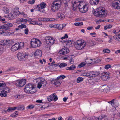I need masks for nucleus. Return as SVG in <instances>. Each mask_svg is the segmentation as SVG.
Returning a JSON list of instances; mask_svg holds the SVG:
<instances>
[{"label": "nucleus", "instance_id": "obj_42", "mask_svg": "<svg viewBox=\"0 0 120 120\" xmlns=\"http://www.w3.org/2000/svg\"><path fill=\"white\" fill-rule=\"evenodd\" d=\"M70 67V70L72 71L74 70L76 68V67L74 64H72Z\"/></svg>", "mask_w": 120, "mask_h": 120}, {"label": "nucleus", "instance_id": "obj_55", "mask_svg": "<svg viewBox=\"0 0 120 120\" xmlns=\"http://www.w3.org/2000/svg\"><path fill=\"white\" fill-rule=\"evenodd\" d=\"M74 62V60L72 59H71L69 61V62L70 64H73Z\"/></svg>", "mask_w": 120, "mask_h": 120}, {"label": "nucleus", "instance_id": "obj_28", "mask_svg": "<svg viewBox=\"0 0 120 120\" xmlns=\"http://www.w3.org/2000/svg\"><path fill=\"white\" fill-rule=\"evenodd\" d=\"M14 97L15 98L17 99H19L22 98H24V96L22 95H16L14 96Z\"/></svg>", "mask_w": 120, "mask_h": 120}, {"label": "nucleus", "instance_id": "obj_39", "mask_svg": "<svg viewBox=\"0 0 120 120\" xmlns=\"http://www.w3.org/2000/svg\"><path fill=\"white\" fill-rule=\"evenodd\" d=\"M63 3H64V7L65 8L67 9L69 8L68 2L64 1L63 2Z\"/></svg>", "mask_w": 120, "mask_h": 120}, {"label": "nucleus", "instance_id": "obj_56", "mask_svg": "<svg viewBox=\"0 0 120 120\" xmlns=\"http://www.w3.org/2000/svg\"><path fill=\"white\" fill-rule=\"evenodd\" d=\"M36 23L37 22L35 21H32L30 22V24L33 25H35L36 24Z\"/></svg>", "mask_w": 120, "mask_h": 120}, {"label": "nucleus", "instance_id": "obj_59", "mask_svg": "<svg viewBox=\"0 0 120 120\" xmlns=\"http://www.w3.org/2000/svg\"><path fill=\"white\" fill-rule=\"evenodd\" d=\"M88 117H84L82 118V120H88Z\"/></svg>", "mask_w": 120, "mask_h": 120}, {"label": "nucleus", "instance_id": "obj_46", "mask_svg": "<svg viewBox=\"0 0 120 120\" xmlns=\"http://www.w3.org/2000/svg\"><path fill=\"white\" fill-rule=\"evenodd\" d=\"M97 118H95L94 116H93L92 117H88V119L89 120H96V119H97Z\"/></svg>", "mask_w": 120, "mask_h": 120}, {"label": "nucleus", "instance_id": "obj_4", "mask_svg": "<svg viewBox=\"0 0 120 120\" xmlns=\"http://www.w3.org/2000/svg\"><path fill=\"white\" fill-rule=\"evenodd\" d=\"M36 89L34 85L29 83L26 85L24 88V91L28 93L33 94L36 92Z\"/></svg>", "mask_w": 120, "mask_h": 120}, {"label": "nucleus", "instance_id": "obj_29", "mask_svg": "<svg viewBox=\"0 0 120 120\" xmlns=\"http://www.w3.org/2000/svg\"><path fill=\"white\" fill-rule=\"evenodd\" d=\"M108 88V86L105 85L102 86L100 87V88L103 90V91L104 92H107Z\"/></svg>", "mask_w": 120, "mask_h": 120}, {"label": "nucleus", "instance_id": "obj_37", "mask_svg": "<svg viewBox=\"0 0 120 120\" xmlns=\"http://www.w3.org/2000/svg\"><path fill=\"white\" fill-rule=\"evenodd\" d=\"M108 37L109 39V40L108 41V42L109 43H110L113 41L112 36L111 35H109L108 36Z\"/></svg>", "mask_w": 120, "mask_h": 120}, {"label": "nucleus", "instance_id": "obj_9", "mask_svg": "<svg viewBox=\"0 0 120 120\" xmlns=\"http://www.w3.org/2000/svg\"><path fill=\"white\" fill-rule=\"evenodd\" d=\"M45 41L46 44L49 45H53L55 42L54 38L50 36L46 37L45 38Z\"/></svg>", "mask_w": 120, "mask_h": 120}, {"label": "nucleus", "instance_id": "obj_36", "mask_svg": "<svg viewBox=\"0 0 120 120\" xmlns=\"http://www.w3.org/2000/svg\"><path fill=\"white\" fill-rule=\"evenodd\" d=\"M66 77L64 75H61L58 77L57 78V80L63 79Z\"/></svg>", "mask_w": 120, "mask_h": 120}, {"label": "nucleus", "instance_id": "obj_47", "mask_svg": "<svg viewBox=\"0 0 120 120\" xmlns=\"http://www.w3.org/2000/svg\"><path fill=\"white\" fill-rule=\"evenodd\" d=\"M20 29H22L23 28H25L26 27V25L24 24H21V25H19L18 26Z\"/></svg>", "mask_w": 120, "mask_h": 120}, {"label": "nucleus", "instance_id": "obj_50", "mask_svg": "<svg viewBox=\"0 0 120 120\" xmlns=\"http://www.w3.org/2000/svg\"><path fill=\"white\" fill-rule=\"evenodd\" d=\"M103 52L104 53H109L110 52V50L108 49H104L103 50Z\"/></svg>", "mask_w": 120, "mask_h": 120}, {"label": "nucleus", "instance_id": "obj_43", "mask_svg": "<svg viewBox=\"0 0 120 120\" xmlns=\"http://www.w3.org/2000/svg\"><path fill=\"white\" fill-rule=\"evenodd\" d=\"M67 66V64L66 63H61L59 66V67L60 68H61L64 67H65L66 66Z\"/></svg>", "mask_w": 120, "mask_h": 120}, {"label": "nucleus", "instance_id": "obj_63", "mask_svg": "<svg viewBox=\"0 0 120 120\" xmlns=\"http://www.w3.org/2000/svg\"><path fill=\"white\" fill-rule=\"evenodd\" d=\"M48 18H43V21H48Z\"/></svg>", "mask_w": 120, "mask_h": 120}, {"label": "nucleus", "instance_id": "obj_34", "mask_svg": "<svg viewBox=\"0 0 120 120\" xmlns=\"http://www.w3.org/2000/svg\"><path fill=\"white\" fill-rule=\"evenodd\" d=\"M17 45H18V48L19 49H21L24 46V44L23 42H20L19 44H17Z\"/></svg>", "mask_w": 120, "mask_h": 120}, {"label": "nucleus", "instance_id": "obj_31", "mask_svg": "<svg viewBox=\"0 0 120 120\" xmlns=\"http://www.w3.org/2000/svg\"><path fill=\"white\" fill-rule=\"evenodd\" d=\"M25 109V107L23 105H21L18 106L17 110H18L22 111Z\"/></svg>", "mask_w": 120, "mask_h": 120}, {"label": "nucleus", "instance_id": "obj_40", "mask_svg": "<svg viewBox=\"0 0 120 120\" xmlns=\"http://www.w3.org/2000/svg\"><path fill=\"white\" fill-rule=\"evenodd\" d=\"M34 107V106L33 105H28L26 108L27 109H31L33 108Z\"/></svg>", "mask_w": 120, "mask_h": 120}, {"label": "nucleus", "instance_id": "obj_53", "mask_svg": "<svg viewBox=\"0 0 120 120\" xmlns=\"http://www.w3.org/2000/svg\"><path fill=\"white\" fill-rule=\"evenodd\" d=\"M58 99L56 95L55 94V96H54V98L52 99V101H56Z\"/></svg>", "mask_w": 120, "mask_h": 120}, {"label": "nucleus", "instance_id": "obj_61", "mask_svg": "<svg viewBox=\"0 0 120 120\" xmlns=\"http://www.w3.org/2000/svg\"><path fill=\"white\" fill-rule=\"evenodd\" d=\"M113 32L116 35H118V33L117 32H116V30H113Z\"/></svg>", "mask_w": 120, "mask_h": 120}, {"label": "nucleus", "instance_id": "obj_13", "mask_svg": "<svg viewBox=\"0 0 120 120\" xmlns=\"http://www.w3.org/2000/svg\"><path fill=\"white\" fill-rule=\"evenodd\" d=\"M112 6L117 9H120V1L119 0H115L112 2Z\"/></svg>", "mask_w": 120, "mask_h": 120}, {"label": "nucleus", "instance_id": "obj_60", "mask_svg": "<svg viewBox=\"0 0 120 120\" xmlns=\"http://www.w3.org/2000/svg\"><path fill=\"white\" fill-rule=\"evenodd\" d=\"M55 93H54L50 95V97L51 98H52V99H53V98H54V96H55Z\"/></svg>", "mask_w": 120, "mask_h": 120}, {"label": "nucleus", "instance_id": "obj_17", "mask_svg": "<svg viewBox=\"0 0 120 120\" xmlns=\"http://www.w3.org/2000/svg\"><path fill=\"white\" fill-rule=\"evenodd\" d=\"M34 54L35 58H39L42 56V52L40 50L37 49L35 52Z\"/></svg>", "mask_w": 120, "mask_h": 120}, {"label": "nucleus", "instance_id": "obj_52", "mask_svg": "<svg viewBox=\"0 0 120 120\" xmlns=\"http://www.w3.org/2000/svg\"><path fill=\"white\" fill-rule=\"evenodd\" d=\"M14 70L13 68L12 67L10 68H8L7 70L6 71L9 72L12 71Z\"/></svg>", "mask_w": 120, "mask_h": 120}, {"label": "nucleus", "instance_id": "obj_15", "mask_svg": "<svg viewBox=\"0 0 120 120\" xmlns=\"http://www.w3.org/2000/svg\"><path fill=\"white\" fill-rule=\"evenodd\" d=\"M46 6V5L45 3L42 2L40 4H39L37 5L36 7L37 9L40 12H44V11L43 10L41 11V9L45 8Z\"/></svg>", "mask_w": 120, "mask_h": 120}, {"label": "nucleus", "instance_id": "obj_12", "mask_svg": "<svg viewBox=\"0 0 120 120\" xmlns=\"http://www.w3.org/2000/svg\"><path fill=\"white\" fill-rule=\"evenodd\" d=\"M69 52L68 49L66 48H64L59 51L58 53V55L59 56L67 54Z\"/></svg>", "mask_w": 120, "mask_h": 120}, {"label": "nucleus", "instance_id": "obj_32", "mask_svg": "<svg viewBox=\"0 0 120 120\" xmlns=\"http://www.w3.org/2000/svg\"><path fill=\"white\" fill-rule=\"evenodd\" d=\"M86 64V61L85 62H82L79 65L78 67L79 68H81L85 66Z\"/></svg>", "mask_w": 120, "mask_h": 120}, {"label": "nucleus", "instance_id": "obj_5", "mask_svg": "<svg viewBox=\"0 0 120 120\" xmlns=\"http://www.w3.org/2000/svg\"><path fill=\"white\" fill-rule=\"evenodd\" d=\"M86 45V43L83 40H79L75 42V48L78 50L83 49Z\"/></svg>", "mask_w": 120, "mask_h": 120}, {"label": "nucleus", "instance_id": "obj_21", "mask_svg": "<svg viewBox=\"0 0 120 120\" xmlns=\"http://www.w3.org/2000/svg\"><path fill=\"white\" fill-rule=\"evenodd\" d=\"M57 16L58 19L60 18L61 20L63 19L65 17L64 15L63 14L60 12H58L57 13Z\"/></svg>", "mask_w": 120, "mask_h": 120}, {"label": "nucleus", "instance_id": "obj_51", "mask_svg": "<svg viewBox=\"0 0 120 120\" xmlns=\"http://www.w3.org/2000/svg\"><path fill=\"white\" fill-rule=\"evenodd\" d=\"M83 75L84 76H86L90 78V76H91L90 74V73H83Z\"/></svg>", "mask_w": 120, "mask_h": 120}, {"label": "nucleus", "instance_id": "obj_44", "mask_svg": "<svg viewBox=\"0 0 120 120\" xmlns=\"http://www.w3.org/2000/svg\"><path fill=\"white\" fill-rule=\"evenodd\" d=\"M18 111H16L12 114L11 116L13 117H15L16 116V115H18Z\"/></svg>", "mask_w": 120, "mask_h": 120}, {"label": "nucleus", "instance_id": "obj_1", "mask_svg": "<svg viewBox=\"0 0 120 120\" xmlns=\"http://www.w3.org/2000/svg\"><path fill=\"white\" fill-rule=\"evenodd\" d=\"M84 3L83 2L80 3L79 2H76L75 1L74 3L73 2V10L74 11H76L77 9L79 8L80 12L82 13L86 12L87 11L88 4L84 5L83 4Z\"/></svg>", "mask_w": 120, "mask_h": 120}, {"label": "nucleus", "instance_id": "obj_38", "mask_svg": "<svg viewBox=\"0 0 120 120\" xmlns=\"http://www.w3.org/2000/svg\"><path fill=\"white\" fill-rule=\"evenodd\" d=\"M74 25L76 26H81L83 25V23L82 22L75 23L74 24Z\"/></svg>", "mask_w": 120, "mask_h": 120}, {"label": "nucleus", "instance_id": "obj_25", "mask_svg": "<svg viewBox=\"0 0 120 120\" xmlns=\"http://www.w3.org/2000/svg\"><path fill=\"white\" fill-rule=\"evenodd\" d=\"M94 45V43L93 41H88L87 43H86V45L88 48L91 47V46Z\"/></svg>", "mask_w": 120, "mask_h": 120}, {"label": "nucleus", "instance_id": "obj_2", "mask_svg": "<svg viewBox=\"0 0 120 120\" xmlns=\"http://www.w3.org/2000/svg\"><path fill=\"white\" fill-rule=\"evenodd\" d=\"M104 9L103 7H99L97 9L96 11H93V13L97 17H104L107 14V11Z\"/></svg>", "mask_w": 120, "mask_h": 120}, {"label": "nucleus", "instance_id": "obj_22", "mask_svg": "<svg viewBox=\"0 0 120 120\" xmlns=\"http://www.w3.org/2000/svg\"><path fill=\"white\" fill-rule=\"evenodd\" d=\"M7 43V41L6 40L1 41H0V51L2 50L3 49L2 46L6 45Z\"/></svg>", "mask_w": 120, "mask_h": 120}, {"label": "nucleus", "instance_id": "obj_64", "mask_svg": "<svg viewBox=\"0 0 120 120\" xmlns=\"http://www.w3.org/2000/svg\"><path fill=\"white\" fill-rule=\"evenodd\" d=\"M115 53L116 54H118L120 53V49L117 50L115 51Z\"/></svg>", "mask_w": 120, "mask_h": 120}, {"label": "nucleus", "instance_id": "obj_6", "mask_svg": "<svg viewBox=\"0 0 120 120\" xmlns=\"http://www.w3.org/2000/svg\"><path fill=\"white\" fill-rule=\"evenodd\" d=\"M36 82H38L37 86L38 88L40 89L41 86H46L47 84L46 81L44 79L41 78H39L34 80Z\"/></svg>", "mask_w": 120, "mask_h": 120}, {"label": "nucleus", "instance_id": "obj_19", "mask_svg": "<svg viewBox=\"0 0 120 120\" xmlns=\"http://www.w3.org/2000/svg\"><path fill=\"white\" fill-rule=\"evenodd\" d=\"M109 75L105 73H102L101 76V79L103 80H106L109 78Z\"/></svg>", "mask_w": 120, "mask_h": 120}, {"label": "nucleus", "instance_id": "obj_26", "mask_svg": "<svg viewBox=\"0 0 120 120\" xmlns=\"http://www.w3.org/2000/svg\"><path fill=\"white\" fill-rule=\"evenodd\" d=\"M99 2V0H90V3L92 5H95L98 4Z\"/></svg>", "mask_w": 120, "mask_h": 120}, {"label": "nucleus", "instance_id": "obj_48", "mask_svg": "<svg viewBox=\"0 0 120 120\" xmlns=\"http://www.w3.org/2000/svg\"><path fill=\"white\" fill-rule=\"evenodd\" d=\"M32 19L31 18H24L25 22H27L31 21Z\"/></svg>", "mask_w": 120, "mask_h": 120}, {"label": "nucleus", "instance_id": "obj_16", "mask_svg": "<svg viewBox=\"0 0 120 120\" xmlns=\"http://www.w3.org/2000/svg\"><path fill=\"white\" fill-rule=\"evenodd\" d=\"M13 25L11 23H8L5 24L0 26V29H4L5 30H7L9 29V27H11Z\"/></svg>", "mask_w": 120, "mask_h": 120}, {"label": "nucleus", "instance_id": "obj_24", "mask_svg": "<svg viewBox=\"0 0 120 120\" xmlns=\"http://www.w3.org/2000/svg\"><path fill=\"white\" fill-rule=\"evenodd\" d=\"M19 48L18 45L17 43H16L12 46L11 50L12 51H15L17 50Z\"/></svg>", "mask_w": 120, "mask_h": 120}, {"label": "nucleus", "instance_id": "obj_27", "mask_svg": "<svg viewBox=\"0 0 120 120\" xmlns=\"http://www.w3.org/2000/svg\"><path fill=\"white\" fill-rule=\"evenodd\" d=\"M0 89V96L2 97H6L7 96V93Z\"/></svg>", "mask_w": 120, "mask_h": 120}, {"label": "nucleus", "instance_id": "obj_45", "mask_svg": "<svg viewBox=\"0 0 120 120\" xmlns=\"http://www.w3.org/2000/svg\"><path fill=\"white\" fill-rule=\"evenodd\" d=\"M18 12H19L18 14H20L21 15H23V16L24 17H26L27 16V15L25 13L23 12H20L19 11H18Z\"/></svg>", "mask_w": 120, "mask_h": 120}, {"label": "nucleus", "instance_id": "obj_62", "mask_svg": "<svg viewBox=\"0 0 120 120\" xmlns=\"http://www.w3.org/2000/svg\"><path fill=\"white\" fill-rule=\"evenodd\" d=\"M5 19H2L1 21L3 22V23H7V22L5 21Z\"/></svg>", "mask_w": 120, "mask_h": 120}, {"label": "nucleus", "instance_id": "obj_18", "mask_svg": "<svg viewBox=\"0 0 120 120\" xmlns=\"http://www.w3.org/2000/svg\"><path fill=\"white\" fill-rule=\"evenodd\" d=\"M109 103H110L112 105L113 107H118L119 105L118 101L115 99L112 100L111 101L109 102Z\"/></svg>", "mask_w": 120, "mask_h": 120}, {"label": "nucleus", "instance_id": "obj_33", "mask_svg": "<svg viewBox=\"0 0 120 120\" xmlns=\"http://www.w3.org/2000/svg\"><path fill=\"white\" fill-rule=\"evenodd\" d=\"M96 120H106V118L105 116H100L99 118L97 117Z\"/></svg>", "mask_w": 120, "mask_h": 120}, {"label": "nucleus", "instance_id": "obj_3", "mask_svg": "<svg viewBox=\"0 0 120 120\" xmlns=\"http://www.w3.org/2000/svg\"><path fill=\"white\" fill-rule=\"evenodd\" d=\"M61 1L60 0H55L52 3L51 10L52 12H56L61 7Z\"/></svg>", "mask_w": 120, "mask_h": 120}, {"label": "nucleus", "instance_id": "obj_35", "mask_svg": "<svg viewBox=\"0 0 120 120\" xmlns=\"http://www.w3.org/2000/svg\"><path fill=\"white\" fill-rule=\"evenodd\" d=\"M3 10L5 14H7L9 13V9L7 8L4 7L3 8Z\"/></svg>", "mask_w": 120, "mask_h": 120}, {"label": "nucleus", "instance_id": "obj_58", "mask_svg": "<svg viewBox=\"0 0 120 120\" xmlns=\"http://www.w3.org/2000/svg\"><path fill=\"white\" fill-rule=\"evenodd\" d=\"M48 100L49 101H51L52 100V98L50 96L48 98Z\"/></svg>", "mask_w": 120, "mask_h": 120}, {"label": "nucleus", "instance_id": "obj_30", "mask_svg": "<svg viewBox=\"0 0 120 120\" xmlns=\"http://www.w3.org/2000/svg\"><path fill=\"white\" fill-rule=\"evenodd\" d=\"M61 82L60 80L56 79L54 82V84L56 86H58L61 84Z\"/></svg>", "mask_w": 120, "mask_h": 120}, {"label": "nucleus", "instance_id": "obj_20", "mask_svg": "<svg viewBox=\"0 0 120 120\" xmlns=\"http://www.w3.org/2000/svg\"><path fill=\"white\" fill-rule=\"evenodd\" d=\"M100 73L98 71H92L90 73V74L91 76H90V78L95 77L98 75Z\"/></svg>", "mask_w": 120, "mask_h": 120}, {"label": "nucleus", "instance_id": "obj_41", "mask_svg": "<svg viewBox=\"0 0 120 120\" xmlns=\"http://www.w3.org/2000/svg\"><path fill=\"white\" fill-rule=\"evenodd\" d=\"M83 78L79 77L77 79V83H79L82 81L83 80Z\"/></svg>", "mask_w": 120, "mask_h": 120}, {"label": "nucleus", "instance_id": "obj_23", "mask_svg": "<svg viewBox=\"0 0 120 120\" xmlns=\"http://www.w3.org/2000/svg\"><path fill=\"white\" fill-rule=\"evenodd\" d=\"M66 26L65 24H61L60 25H55L56 26V28H57L59 30H62Z\"/></svg>", "mask_w": 120, "mask_h": 120}, {"label": "nucleus", "instance_id": "obj_10", "mask_svg": "<svg viewBox=\"0 0 120 120\" xmlns=\"http://www.w3.org/2000/svg\"><path fill=\"white\" fill-rule=\"evenodd\" d=\"M26 80L22 79L20 80H18L15 82L16 86L18 87H21L23 86L26 83Z\"/></svg>", "mask_w": 120, "mask_h": 120}, {"label": "nucleus", "instance_id": "obj_7", "mask_svg": "<svg viewBox=\"0 0 120 120\" xmlns=\"http://www.w3.org/2000/svg\"><path fill=\"white\" fill-rule=\"evenodd\" d=\"M28 54L24 52H19L17 54L18 58L20 61L24 60L25 59L28 57Z\"/></svg>", "mask_w": 120, "mask_h": 120}, {"label": "nucleus", "instance_id": "obj_11", "mask_svg": "<svg viewBox=\"0 0 120 120\" xmlns=\"http://www.w3.org/2000/svg\"><path fill=\"white\" fill-rule=\"evenodd\" d=\"M18 15V13L16 11H12L8 16V18L9 19H12L15 18Z\"/></svg>", "mask_w": 120, "mask_h": 120}, {"label": "nucleus", "instance_id": "obj_57", "mask_svg": "<svg viewBox=\"0 0 120 120\" xmlns=\"http://www.w3.org/2000/svg\"><path fill=\"white\" fill-rule=\"evenodd\" d=\"M25 33L26 34H28V30L27 28L26 29L24 30Z\"/></svg>", "mask_w": 120, "mask_h": 120}, {"label": "nucleus", "instance_id": "obj_54", "mask_svg": "<svg viewBox=\"0 0 120 120\" xmlns=\"http://www.w3.org/2000/svg\"><path fill=\"white\" fill-rule=\"evenodd\" d=\"M48 21H52L55 20V19L54 18H48Z\"/></svg>", "mask_w": 120, "mask_h": 120}, {"label": "nucleus", "instance_id": "obj_49", "mask_svg": "<svg viewBox=\"0 0 120 120\" xmlns=\"http://www.w3.org/2000/svg\"><path fill=\"white\" fill-rule=\"evenodd\" d=\"M112 67L111 65L109 64L105 65V68L106 69H108L109 68H111Z\"/></svg>", "mask_w": 120, "mask_h": 120}, {"label": "nucleus", "instance_id": "obj_14", "mask_svg": "<svg viewBox=\"0 0 120 120\" xmlns=\"http://www.w3.org/2000/svg\"><path fill=\"white\" fill-rule=\"evenodd\" d=\"M5 85L6 84L5 83H0V89L7 93L9 92L10 90L7 87H4Z\"/></svg>", "mask_w": 120, "mask_h": 120}, {"label": "nucleus", "instance_id": "obj_8", "mask_svg": "<svg viewBox=\"0 0 120 120\" xmlns=\"http://www.w3.org/2000/svg\"><path fill=\"white\" fill-rule=\"evenodd\" d=\"M31 44L33 48H36L40 46L41 45L40 41L37 39H33L31 40Z\"/></svg>", "mask_w": 120, "mask_h": 120}]
</instances>
